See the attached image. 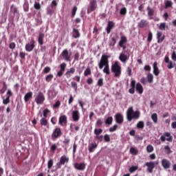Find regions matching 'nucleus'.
I'll use <instances>...</instances> for the list:
<instances>
[{
	"mask_svg": "<svg viewBox=\"0 0 176 176\" xmlns=\"http://www.w3.org/2000/svg\"><path fill=\"white\" fill-rule=\"evenodd\" d=\"M108 58H109V56L103 54L98 63L99 69H102V68H104L103 72L104 74H106V75L111 74V71L109 70V60Z\"/></svg>",
	"mask_w": 176,
	"mask_h": 176,
	"instance_id": "obj_1",
	"label": "nucleus"
},
{
	"mask_svg": "<svg viewBox=\"0 0 176 176\" xmlns=\"http://www.w3.org/2000/svg\"><path fill=\"white\" fill-rule=\"evenodd\" d=\"M140 116H141V113L138 111H134L133 109V107H131L128 109L126 113V118L128 122H131L133 119H140Z\"/></svg>",
	"mask_w": 176,
	"mask_h": 176,
	"instance_id": "obj_2",
	"label": "nucleus"
},
{
	"mask_svg": "<svg viewBox=\"0 0 176 176\" xmlns=\"http://www.w3.org/2000/svg\"><path fill=\"white\" fill-rule=\"evenodd\" d=\"M111 72H113L116 78H119L122 74V67L119 65V62L116 61L114 64L111 65Z\"/></svg>",
	"mask_w": 176,
	"mask_h": 176,
	"instance_id": "obj_3",
	"label": "nucleus"
},
{
	"mask_svg": "<svg viewBox=\"0 0 176 176\" xmlns=\"http://www.w3.org/2000/svg\"><path fill=\"white\" fill-rule=\"evenodd\" d=\"M157 164H159V162H146L145 166H147V171L150 174H152V173H153V168H155Z\"/></svg>",
	"mask_w": 176,
	"mask_h": 176,
	"instance_id": "obj_4",
	"label": "nucleus"
},
{
	"mask_svg": "<svg viewBox=\"0 0 176 176\" xmlns=\"http://www.w3.org/2000/svg\"><path fill=\"white\" fill-rule=\"evenodd\" d=\"M160 140L162 142H164L165 141L173 142V136L170 132H165L163 135L160 137Z\"/></svg>",
	"mask_w": 176,
	"mask_h": 176,
	"instance_id": "obj_5",
	"label": "nucleus"
},
{
	"mask_svg": "<svg viewBox=\"0 0 176 176\" xmlns=\"http://www.w3.org/2000/svg\"><path fill=\"white\" fill-rule=\"evenodd\" d=\"M68 162H69V158L67 157V156L63 155L60 157V161L56 164L57 170H58V168H61V166H64V164L68 163Z\"/></svg>",
	"mask_w": 176,
	"mask_h": 176,
	"instance_id": "obj_6",
	"label": "nucleus"
},
{
	"mask_svg": "<svg viewBox=\"0 0 176 176\" xmlns=\"http://www.w3.org/2000/svg\"><path fill=\"white\" fill-rule=\"evenodd\" d=\"M34 101L36 102L37 105H42V104H43V102L45 101V95H43V93L39 92L36 96Z\"/></svg>",
	"mask_w": 176,
	"mask_h": 176,
	"instance_id": "obj_7",
	"label": "nucleus"
},
{
	"mask_svg": "<svg viewBox=\"0 0 176 176\" xmlns=\"http://www.w3.org/2000/svg\"><path fill=\"white\" fill-rule=\"evenodd\" d=\"M61 135H63V132H61V129L56 128L52 134V140H56L58 138V137H61Z\"/></svg>",
	"mask_w": 176,
	"mask_h": 176,
	"instance_id": "obj_8",
	"label": "nucleus"
},
{
	"mask_svg": "<svg viewBox=\"0 0 176 176\" xmlns=\"http://www.w3.org/2000/svg\"><path fill=\"white\" fill-rule=\"evenodd\" d=\"M61 56L65 61L69 63L71 61V53L68 52V50H64L62 53Z\"/></svg>",
	"mask_w": 176,
	"mask_h": 176,
	"instance_id": "obj_9",
	"label": "nucleus"
},
{
	"mask_svg": "<svg viewBox=\"0 0 176 176\" xmlns=\"http://www.w3.org/2000/svg\"><path fill=\"white\" fill-rule=\"evenodd\" d=\"M35 47V40L32 39L30 43L25 45V49L26 52H32Z\"/></svg>",
	"mask_w": 176,
	"mask_h": 176,
	"instance_id": "obj_10",
	"label": "nucleus"
},
{
	"mask_svg": "<svg viewBox=\"0 0 176 176\" xmlns=\"http://www.w3.org/2000/svg\"><path fill=\"white\" fill-rule=\"evenodd\" d=\"M13 96V93H12V91L10 89H8L6 94V98L3 100V104L4 105H8L10 102V97Z\"/></svg>",
	"mask_w": 176,
	"mask_h": 176,
	"instance_id": "obj_11",
	"label": "nucleus"
},
{
	"mask_svg": "<svg viewBox=\"0 0 176 176\" xmlns=\"http://www.w3.org/2000/svg\"><path fill=\"white\" fill-rule=\"evenodd\" d=\"M74 168H76V170H78L79 171H85V170L86 169V164H85V162L76 163L74 164Z\"/></svg>",
	"mask_w": 176,
	"mask_h": 176,
	"instance_id": "obj_12",
	"label": "nucleus"
},
{
	"mask_svg": "<svg viewBox=\"0 0 176 176\" xmlns=\"http://www.w3.org/2000/svg\"><path fill=\"white\" fill-rule=\"evenodd\" d=\"M162 167L167 170L171 167V162L167 159H163L161 162Z\"/></svg>",
	"mask_w": 176,
	"mask_h": 176,
	"instance_id": "obj_13",
	"label": "nucleus"
},
{
	"mask_svg": "<svg viewBox=\"0 0 176 176\" xmlns=\"http://www.w3.org/2000/svg\"><path fill=\"white\" fill-rule=\"evenodd\" d=\"M97 0H91L89 2V10L90 12H94L97 9Z\"/></svg>",
	"mask_w": 176,
	"mask_h": 176,
	"instance_id": "obj_14",
	"label": "nucleus"
},
{
	"mask_svg": "<svg viewBox=\"0 0 176 176\" xmlns=\"http://www.w3.org/2000/svg\"><path fill=\"white\" fill-rule=\"evenodd\" d=\"M115 27V23L112 21H109L106 28L107 34H111V31Z\"/></svg>",
	"mask_w": 176,
	"mask_h": 176,
	"instance_id": "obj_15",
	"label": "nucleus"
},
{
	"mask_svg": "<svg viewBox=\"0 0 176 176\" xmlns=\"http://www.w3.org/2000/svg\"><path fill=\"white\" fill-rule=\"evenodd\" d=\"M115 119L116 123H118V124H122L123 123V116H122V114L119 113L116 114Z\"/></svg>",
	"mask_w": 176,
	"mask_h": 176,
	"instance_id": "obj_16",
	"label": "nucleus"
},
{
	"mask_svg": "<svg viewBox=\"0 0 176 176\" xmlns=\"http://www.w3.org/2000/svg\"><path fill=\"white\" fill-rule=\"evenodd\" d=\"M153 74L155 76H159V74H160V70H159V67H157V62H154L153 65Z\"/></svg>",
	"mask_w": 176,
	"mask_h": 176,
	"instance_id": "obj_17",
	"label": "nucleus"
},
{
	"mask_svg": "<svg viewBox=\"0 0 176 176\" xmlns=\"http://www.w3.org/2000/svg\"><path fill=\"white\" fill-rule=\"evenodd\" d=\"M67 120L65 115H63L59 118V124L60 126H65L67 124Z\"/></svg>",
	"mask_w": 176,
	"mask_h": 176,
	"instance_id": "obj_18",
	"label": "nucleus"
},
{
	"mask_svg": "<svg viewBox=\"0 0 176 176\" xmlns=\"http://www.w3.org/2000/svg\"><path fill=\"white\" fill-rule=\"evenodd\" d=\"M80 118V117L79 116V111L76 110L72 112V119L74 122H78Z\"/></svg>",
	"mask_w": 176,
	"mask_h": 176,
	"instance_id": "obj_19",
	"label": "nucleus"
},
{
	"mask_svg": "<svg viewBox=\"0 0 176 176\" xmlns=\"http://www.w3.org/2000/svg\"><path fill=\"white\" fill-rule=\"evenodd\" d=\"M162 35H163V33L162 32H157V43H162L163 41H164V35L162 37Z\"/></svg>",
	"mask_w": 176,
	"mask_h": 176,
	"instance_id": "obj_20",
	"label": "nucleus"
},
{
	"mask_svg": "<svg viewBox=\"0 0 176 176\" xmlns=\"http://www.w3.org/2000/svg\"><path fill=\"white\" fill-rule=\"evenodd\" d=\"M148 21L145 19H142L140 22L138 23V28H145V27L148 26Z\"/></svg>",
	"mask_w": 176,
	"mask_h": 176,
	"instance_id": "obj_21",
	"label": "nucleus"
},
{
	"mask_svg": "<svg viewBox=\"0 0 176 176\" xmlns=\"http://www.w3.org/2000/svg\"><path fill=\"white\" fill-rule=\"evenodd\" d=\"M135 89L138 93H139V94H142L144 93V87H142V85H141V83L138 82L136 84Z\"/></svg>",
	"mask_w": 176,
	"mask_h": 176,
	"instance_id": "obj_22",
	"label": "nucleus"
},
{
	"mask_svg": "<svg viewBox=\"0 0 176 176\" xmlns=\"http://www.w3.org/2000/svg\"><path fill=\"white\" fill-rule=\"evenodd\" d=\"M32 98V91L28 92L24 96L25 102H28Z\"/></svg>",
	"mask_w": 176,
	"mask_h": 176,
	"instance_id": "obj_23",
	"label": "nucleus"
},
{
	"mask_svg": "<svg viewBox=\"0 0 176 176\" xmlns=\"http://www.w3.org/2000/svg\"><path fill=\"white\" fill-rule=\"evenodd\" d=\"M119 60H120V61L122 63H126L127 61V60H129V56H127V55L122 53L120 54Z\"/></svg>",
	"mask_w": 176,
	"mask_h": 176,
	"instance_id": "obj_24",
	"label": "nucleus"
},
{
	"mask_svg": "<svg viewBox=\"0 0 176 176\" xmlns=\"http://www.w3.org/2000/svg\"><path fill=\"white\" fill-rule=\"evenodd\" d=\"M127 43V38L125 36H122L121 39L119 42V46L123 47V45H126Z\"/></svg>",
	"mask_w": 176,
	"mask_h": 176,
	"instance_id": "obj_25",
	"label": "nucleus"
},
{
	"mask_svg": "<svg viewBox=\"0 0 176 176\" xmlns=\"http://www.w3.org/2000/svg\"><path fill=\"white\" fill-rule=\"evenodd\" d=\"M10 12L11 13H13L14 16H16V14H19V10L17 9V7L14 6V4H12L11 6Z\"/></svg>",
	"mask_w": 176,
	"mask_h": 176,
	"instance_id": "obj_26",
	"label": "nucleus"
},
{
	"mask_svg": "<svg viewBox=\"0 0 176 176\" xmlns=\"http://www.w3.org/2000/svg\"><path fill=\"white\" fill-rule=\"evenodd\" d=\"M43 38H45V34L43 33H39L38 38V42L39 45H43Z\"/></svg>",
	"mask_w": 176,
	"mask_h": 176,
	"instance_id": "obj_27",
	"label": "nucleus"
},
{
	"mask_svg": "<svg viewBox=\"0 0 176 176\" xmlns=\"http://www.w3.org/2000/svg\"><path fill=\"white\" fill-rule=\"evenodd\" d=\"M75 74V68L74 67H72L69 69V71H67L65 73V76L67 78H71V74Z\"/></svg>",
	"mask_w": 176,
	"mask_h": 176,
	"instance_id": "obj_28",
	"label": "nucleus"
},
{
	"mask_svg": "<svg viewBox=\"0 0 176 176\" xmlns=\"http://www.w3.org/2000/svg\"><path fill=\"white\" fill-rule=\"evenodd\" d=\"M147 12H148V16H149V17H152L155 16V10H153V8H151L149 6L147 7Z\"/></svg>",
	"mask_w": 176,
	"mask_h": 176,
	"instance_id": "obj_29",
	"label": "nucleus"
},
{
	"mask_svg": "<svg viewBox=\"0 0 176 176\" xmlns=\"http://www.w3.org/2000/svg\"><path fill=\"white\" fill-rule=\"evenodd\" d=\"M80 33L79 32V30L77 29L74 28L73 29V37L75 38V39L80 38Z\"/></svg>",
	"mask_w": 176,
	"mask_h": 176,
	"instance_id": "obj_30",
	"label": "nucleus"
},
{
	"mask_svg": "<svg viewBox=\"0 0 176 176\" xmlns=\"http://www.w3.org/2000/svg\"><path fill=\"white\" fill-rule=\"evenodd\" d=\"M96 148H97V143L96 142L91 143V146L89 147V151L90 153L94 152V149H96Z\"/></svg>",
	"mask_w": 176,
	"mask_h": 176,
	"instance_id": "obj_31",
	"label": "nucleus"
},
{
	"mask_svg": "<svg viewBox=\"0 0 176 176\" xmlns=\"http://www.w3.org/2000/svg\"><path fill=\"white\" fill-rule=\"evenodd\" d=\"M7 89L8 85H6V82H3L2 89H0V94H3Z\"/></svg>",
	"mask_w": 176,
	"mask_h": 176,
	"instance_id": "obj_32",
	"label": "nucleus"
},
{
	"mask_svg": "<svg viewBox=\"0 0 176 176\" xmlns=\"http://www.w3.org/2000/svg\"><path fill=\"white\" fill-rule=\"evenodd\" d=\"M166 28H168V25H166V23H161L159 26V30L161 31H165Z\"/></svg>",
	"mask_w": 176,
	"mask_h": 176,
	"instance_id": "obj_33",
	"label": "nucleus"
},
{
	"mask_svg": "<svg viewBox=\"0 0 176 176\" xmlns=\"http://www.w3.org/2000/svg\"><path fill=\"white\" fill-rule=\"evenodd\" d=\"M147 81L148 82V83H153V74L149 73L147 75Z\"/></svg>",
	"mask_w": 176,
	"mask_h": 176,
	"instance_id": "obj_34",
	"label": "nucleus"
},
{
	"mask_svg": "<svg viewBox=\"0 0 176 176\" xmlns=\"http://www.w3.org/2000/svg\"><path fill=\"white\" fill-rule=\"evenodd\" d=\"M137 129H144L145 127V124L144 123V121H139L136 125Z\"/></svg>",
	"mask_w": 176,
	"mask_h": 176,
	"instance_id": "obj_35",
	"label": "nucleus"
},
{
	"mask_svg": "<svg viewBox=\"0 0 176 176\" xmlns=\"http://www.w3.org/2000/svg\"><path fill=\"white\" fill-rule=\"evenodd\" d=\"M53 160L52 159H50L48 162H47V168H48V170H47V173H50V169L52 168V167H53Z\"/></svg>",
	"mask_w": 176,
	"mask_h": 176,
	"instance_id": "obj_36",
	"label": "nucleus"
},
{
	"mask_svg": "<svg viewBox=\"0 0 176 176\" xmlns=\"http://www.w3.org/2000/svg\"><path fill=\"white\" fill-rule=\"evenodd\" d=\"M109 46H111L112 47H113V46L116 45V38H115L114 37L111 38L109 42Z\"/></svg>",
	"mask_w": 176,
	"mask_h": 176,
	"instance_id": "obj_37",
	"label": "nucleus"
},
{
	"mask_svg": "<svg viewBox=\"0 0 176 176\" xmlns=\"http://www.w3.org/2000/svg\"><path fill=\"white\" fill-rule=\"evenodd\" d=\"M112 122H113V118L112 116L108 117L105 120V124H112Z\"/></svg>",
	"mask_w": 176,
	"mask_h": 176,
	"instance_id": "obj_38",
	"label": "nucleus"
},
{
	"mask_svg": "<svg viewBox=\"0 0 176 176\" xmlns=\"http://www.w3.org/2000/svg\"><path fill=\"white\" fill-rule=\"evenodd\" d=\"M126 14H127V8H126V7H124L120 9V14H121V16H126Z\"/></svg>",
	"mask_w": 176,
	"mask_h": 176,
	"instance_id": "obj_39",
	"label": "nucleus"
},
{
	"mask_svg": "<svg viewBox=\"0 0 176 176\" xmlns=\"http://www.w3.org/2000/svg\"><path fill=\"white\" fill-rule=\"evenodd\" d=\"M173 6V2L171 1L167 0L165 2V9H168V8H171Z\"/></svg>",
	"mask_w": 176,
	"mask_h": 176,
	"instance_id": "obj_40",
	"label": "nucleus"
},
{
	"mask_svg": "<svg viewBox=\"0 0 176 176\" xmlns=\"http://www.w3.org/2000/svg\"><path fill=\"white\" fill-rule=\"evenodd\" d=\"M130 153L132 154V155H138V149L134 148V147H131L130 148Z\"/></svg>",
	"mask_w": 176,
	"mask_h": 176,
	"instance_id": "obj_41",
	"label": "nucleus"
},
{
	"mask_svg": "<svg viewBox=\"0 0 176 176\" xmlns=\"http://www.w3.org/2000/svg\"><path fill=\"white\" fill-rule=\"evenodd\" d=\"M97 85L98 86H99V87H102V86H104V78H99L97 82Z\"/></svg>",
	"mask_w": 176,
	"mask_h": 176,
	"instance_id": "obj_42",
	"label": "nucleus"
},
{
	"mask_svg": "<svg viewBox=\"0 0 176 176\" xmlns=\"http://www.w3.org/2000/svg\"><path fill=\"white\" fill-rule=\"evenodd\" d=\"M151 119L154 123H157V114L154 113L151 115Z\"/></svg>",
	"mask_w": 176,
	"mask_h": 176,
	"instance_id": "obj_43",
	"label": "nucleus"
},
{
	"mask_svg": "<svg viewBox=\"0 0 176 176\" xmlns=\"http://www.w3.org/2000/svg\"><path fill=\"white\" fill-rule=\"evenodd\" d=\"M137 170H138V166H132L130 168H129V173H135V171H137Z\"/></svg>",
	"mask_w": 176,
	"mask_h": 176,
	"instance_id": "obj_44",
	"label": "nucleus"
},
{
	"mask_svg": "<svg viewBox=\"0 0 176 176\" xmlns=\"http://www.w3.org/2000/svg\"><path fill=\"white\" fill-rule=\"evenodd\" d=\"M40 123L41 126H47V120H46V118H41L40 120Z\"/></svg>",
	"mask_w": 176,
	"mask_h": 176,
	"instance_id": "obj_45",
	"label": "nucleus"
},
{
	"mask_svg": "<svg viewBox=\"0 0 176 176\" xmlns=\"http://www.w3.org/2000/svg\"><path fill=\"white\" fill-rule=\"evenodd\" d=\"M30 9V4L28 3V2H25L24 4H23V10L25 12H28Z\"/></svg>",
	"mask_w": 176,
	"mask_h": 176,
	"instance_id": "obj_46",
	"label": "nucleus"
},
{
	"mask_svg": "<svg viewBox=\"0 0 176 176\" xmlns=\"http://www.w3.org/2000/svg\"><path fill=\"white\" fill-rule=\"evenodd\" d=\"M94 134L98 136L100 135V134H102V129H94Z\"/></svg>",
	"mask_w": 176,
	"mask_h": 176,
	"instance_id": "obj_47",
	"label": "nucleus"
},
{
	"mask_svg": "<svg viewBox=\"0 0 176 176\" xmlns=\"http://www.w3.org/2000/svg\"><path fill=\"white\" fill-rule=\"evenodd\" d=\"M85 76H88V75H91V69L89 67L87 68L84 72Z\"/></svg>",
	"mask_w": 176,
	"mask_h": 176,
	"instance_id": "obj_48",
	"label": "nucleus"
},
{
	"mask_svg": "<svg viewBox=\"0 0 176 176\" xmlns=\"http://www.w3.org/2000/svg\"><path fill=\"white\" fill-rule=\"evenodd\" d=\"M54 76L53 74H48L46 77H45V80L46 82H51V80L53 79Z\"/></svg>",
	"mask_w": 176,
	"mask_h": 176,
	"instance_id": "obj_49",
	"label": "nucleus"
},
{
	"mask_svg": "<svg viewBox=\"0 0 176 176\" xmlns=\"http://www.w3.org/2000/svg\"><path fill=\"white\" fill-rule=\"evenodd\" d=\"M118 124H115L113 126H111L109 128V131L110 133H113V131H116V130H118Z\"/></svg>",
	"mask_w": 176,
	"mask_h": 176,
	"instance_id": "obj_50",
	"label": "nucleus"
},
{
	"mask_svg": "<svg viewBox=\"0 0 176 176\" xmlns=\"http://www.w3.org/2000/svg\"><path fill=\"white\" fill-rule=\"evenodd\" d=\"M153 38V34H152V32H149L148 34L147 41L152 42Z\"/></svg>",
	"mask_w": 176,
	"mask_h": 176,
	"instance_id": "obj_51",
	"label": "nucleus"
},
{
	"mask_svg": "<svg viewBox=\"0 0 176 176\" xmlns=\"http://www.w3.org/2000/svg\"><path fill=\"white\" fill-rule=\"evenodd\" d=\"M146 151L148 153H151V152H153V146L149 144L146 147Z\"/></svg>",
	"mask_w": 176,
	"mask_h": 176,
	"instance_id": "obj_52",
	"label": "nucleus"
},
{
	"mask_svg": "<svg viewBox=\"0 0 176 176\" xmlns=\"http://www.w3.org/2000/svg\"><path fill=\"white\" fill-rule=\"evenodd\" d=\"M35 21H36V27H38V25H41V24H42V19L36 18Z\"/></svg>",
	"mask_w": 176,
	"mask_h": 176,
	"instance_id": "obj_53",
	"label": "nucleus"
},
{
	"mask_svg": "<svg viewBox=\"0 0 176 176\" xmlns=\"http://www.w3.org/2000/svg\"><path fill=\"white\" fill-rule=\"evenodd\" d=\"M164 149L165 151H166V153L167 155H170V153H172V151H171V148H170V146H164Z\"/></svg>",
	"mask_w": 176,
	"mask_h": 176,
	"instance_id": "obj_54",
	"label": "nucleus"
},
{
	"mask_svg": "<svg viewBox=\"0 0 176 176\" xmlns=\"http://www.w3.org/2000/svg\"><path fill=\"white\" fill-rule=\"evenodd\" d=\"M60 71H65V68L67 67V63H61L60 65Z\"/></svg>",
	"mask_w": 176,
	"mask_h": 176,
	"instance_id": "obj_55",
	"label": "nucleus"
},
{
	"mask_svg": "<svg viewBox=\"0 0 176 176\" xmlns=\"http://www.w3.org/2000/svg\"><path fill=\"white\" fill-rule=\"evenodd\" d=\"M104 139L105 142H109L111 141V138L109 137V135L105 134L104 136Z\"/></svg>",
	"mask_w": 176,
	"mask_h": 176,
	"instance_id": "obj_56",
	"label": "nucleus"
},
{
	"mask_svg": "<svg viewBox=\"0 0 176 176\" xmlns=\"http://www.w3.org/2000/svg\"><path fill=\"white\" fill-rule=\"evenodd\" d=\"M96 125L98 126V127H101V126H102V120H101V119H98Z\"/></svg>",
	"mask_w": 176,
	"mask_h": 176,
	"instance_id": "obj_57",
	"label": "nucleus"
},
{
	"mask_svg": "<svg viewBox=\"0 0 176 176\" xmlns=\"http://www.w3.org/2000/svg\"><path fill=\"white\" fill-rule=\"evenodd\" d=\"M72 87L74 89L75 91L78 90V84L75 82H71Z\"/></svg>",
	"mask_w": 176,
	"mask_h": 176,
	"instance_id": "obj_58",
	"label": "nucleus"
},
{
	"mask_svg": "<svg viewBox=\"0 0 176 176\" xmlns=\"http://www.w3.org/2000/svg\"><path fill=\"white\" fill-rule=\"evenodd\" d=\"M61 105V102L60 100H58L55 102V104H53V108H58Z\"/></svg>",
	"mask_w": 176,
	"mask_h": 176,
	"instance_id": "obj_59",
	"label": "nucleus"
},
{
	"mask_svg": "<svg viewBox=\"0 0 176 176\" xmlns=\"http://www.w3.org/2000/svg\"><path fill=\"white\" fill-rule=\"evenodd\" d=\"M50 112V110L49 109H45L43 111V116L44 118H47V113Z\"/></svg>",
	"mask_w": 176,
	"mask_h": 176,
	"instance_id": "obj_60",
	"label": "nucleus"
},
{
	"mask_svg": "<svg viewBox=\"0 0 176 176\" xmlns=\"http://www.w3.org/2000/svg\"><path fill=\"white\" fill-rule=\"evenodd\" d=\"M47 14H50V16H52V14L54 13V10H53L52 8H48L47 10Z\"/></svg>",
	"mask_w": 176,
	"mask_h": 176,
	"instance_id": "obj_61",
	"label": "nucleus"
},
{
	"mask_svg": "<svg viewBox=\"0 0 176 176\" xmlns=\"http://www.w3.org/2000/svg\"><path fill=\"white\" fill-rule=\"evenodd\" d=\"M34 8H36V10H39L41 9V4L39 3L35 2Z\"/></svg>",
	"mask_w": 176,
	"mask_h": 176,
	"instance_id": "obj_62",
	"label": "nucleus"
},
{
	"mask_svg": "<svg viewBox=\"0 0 176 176\" xmlns=\"http://www.w3.org/2000/svg\"><path fill=\"white\" fill-rule=\"evenodd\" d=\"M50 71H51V69L49 67H46L43 69L44 74H49V72H50Z\"/></svg>",
	"mask_w": 176,
	"mask_h": 176,
	"instance_id": "obj_63",
	"label": "nucleus"
},
{
	"mask_svg": "<svg viewBox=\"0 0 176 176\" xmlns=\"http://www.w3.org/2000/svg\"><path fill=\"white\" fill-rule=\"evenodd\" d=\"M171 58L173 61H176V52L173 51L171 55Z\"/></svg>",
	"mask_w": 176,
	"mask_h": 176,
	"instance_id": "obj_64",
	"label": "nucleus"
}]
</instances>
